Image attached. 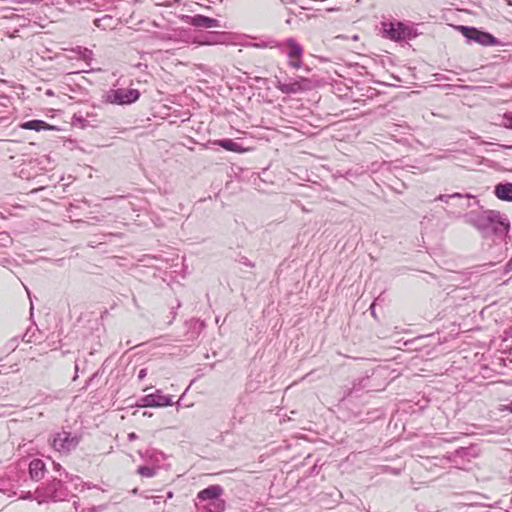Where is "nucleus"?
<instances>
[{"instance_id": "obj_1", "label": "nucleus", "mask_w": 512, "mask_h": 512, "mask_svg": "<svg viewBox=\"0 0 512 512\" xmlns=\"http://www.w3.org/2000/svg\"><path fill=\"white\" fill-rule=\"evenodd\" d=\"M466 222L475 227L483 238L491 239L495 244L505 241L510 229L508 218L495 210L469 213Z\"/></svg>"}, {"instance_id": "obj_2", "label": "nucleus", "mask_w": 512, "mask_h": 512, "mask_svg": "<svg viewBox=\"0 0 512 512\" xmlns=\"http://www.w3.org/2000/svg\"><path fill=\"white\" fill-rule=\"evenodd\" d=\"M68 490L59 479L53 478L42 487H38L35 491V499L39 504L49 501H63L68 497Z\"/></svg>"}, {"instance_id": "obj_3", "label": "nucleus", "mask_w": 512, "mask_h": 512, "mask_svg": "<svg viewBox=\"0 0 512 512\" xmlns=\"http://www.w3.org/2000/svg\"><path fill=\"white\" fill-rule=\"evenodd\" d=\"M456 29L466 38L467 42H475L482 46H501L502 42L491 33L476 27L459 25Z\"/></svg>"}, {"instance_id": "obj_4", "label": "nucleus", "mask_w": 512, "mask_h": 512, "mask_svg": "<svg viewBox=\"0 0 512 512\" xmlns=\"http://www.w3.org/2000/svg\"><path fill=\"white\" fill-rule=\"evenodd\" d=\"M275 48L287 56L290 67L293 69H299L302 67V56L304 50L294 38L291 37L285 41L275 43Z\"/></svg>"}, {"instance_id": "obj_5", "label": "nucleus", "mask_w": 512, "mask_h": 512, "mask_svg": "<svg viewBox=\"0 0 512 512\" xmlns=\"http://www.w3.org/2000/svg\"><path fill=\"white\" fill-rule=\"evenodd\" d=\"M80 440L81 436L62 430L53 435L51 439V446L54 450L62 454H69L77 448Z\"/></svg>"}, {"instance_id": "obj_6", "label": "nucleus", "mask_w": 512, "mask_h": 512, "mask_svg": "<svg viewBox=\"0 0 512 512\" xmlns=\"http://www.w3.org/2000/svg\"><path fill=\"white\" fill-rule=\"evenodd\" d=\"M139 97L140 92L137 89L117 88L106 92L105 101L110 104L129 105L136 102Z\"/></svg>"}, {"instance_id": "obj_7", "label": "nucleus", "mask_w": 512, "mask_h": 512, "mask_svg": "<svg viewBox=\"0 0 512 512\" xmlns=\"http://www.w3.org/2000/svg\"><path fill=\"white\" fill-rule=\"evenodd\" d=\"M173 401L172 397L169 395H164L160 389H157L155 392L147 394L138 399L136 406L137 407H167L172 406Z\"/></svg>"}, {"instance_id": "obj_8", "label": "nucleus", "mask_w": 512, "mask_h": 512, "mask_svg": "<svg viewBox=\"0 0 512 512\" xmlns=\"http://www.w3.org/2000/svg\"><path fill=\"white\" fill-rule=\"evenodd\" d=\"M384 34L393 41H404L413 36L411 28L401 22L384 24Z\"/></svg>"}, {"instance_id": "obj_9", "label": "nucleus", "mask_w": 512, "mask_h": 512, "mask_svg": "<svg viewBox=\"0 0 512 512\" xmlns=\"http://www.w3.org/2000/svg\"><path fill=\"white\" fill-rule=\"evenodd\" d=\"M182 20L186 24H189L196 28L221 27L219 20L201 14H197L194 16L184 15L182 16Z\"/></svg>"}, {"instance_id": "obj_10", "label": "nucleus", "mask_w": 512, "mask_h": 512, "mask_svg": "<svg viewBox=\"0 0 512 512\" xmlns=\"http://www.w3.org/2000/svg\"><path fill=\"white\" fill-rule=\"evenodd\" d=\"M309 83V80L304 78L289 83H284L280 80H277L276 87L284 94H295L307 89Z\"/></svg>"}, {"instance_id": "obj_11", "label": "nucleus", "mask_w": 512, "mask_h": 512, "mask_svg": "<svg viewBox=\"0 0 512 512\" xmlns=\"http://www.w3.org/2000/svg\"><path fill=\"white\" fill-rule=\"evenodd\" d=\"M222 494L223 488L220 485H210L197 494V499L199 504H202L207 501H217V499H221Z\"/></svg>"}, {"instance_id": "obj_12", "label": "nucleus", "mask_w": 512, "mask_h": 512, "mask_svg": "<svg viewBox=\"0 0 512 512\" xmlns=\"http://www.w3.org/2000/svg\"><path fill=\"white\" fill-rule=\"evenodd\" d=\"M46 472V466L43 460L35 458L29 463V474L32 480H41Z\"/></svg>"}, {"instance_id": "obj_13", "label": "nucleus", "mask_w": 512, "mask_h": 512, "mask_svg": "<svg viewBox=\"0 0 512 512\" xmlns=\"http://www.w3.org/2000/svg\"><path fill=\"white\" fill-rule=\"evenodd\" d=\"M198 510L204 512H223L225 510V501L223 499H217L214 501L203 502L197 504Z\"/></svg>"}, {"instance_id": "obj_14", "label": "nucleus", "mask_w": 512, "mask_h": 512, "mask_svg": "<svg viewBox=\"0 0 512 512\" xmlns=\"http://www.w3.org/2000/svg\"><path fill=\"white\" fill-rule=\"evenodd\" d=\"M20 126H21V128L26 129V130H34V131H38V132L42 131V130H54L55 129L54 126H51L50 124L46 123L45 121L38 120V119L26 121V122L22 123Z\"/></svg>"}, {"instance_id": "obj_15", "label": "nucleus", "mask_w": 512, "mask_h": 512, "mask_svg": "<svg viewBox=\"0 0 512 512\" xmlns=\"http://www.w3.org/2000/svg\"><path fill=\"white\" fill-rule=\"evenodd\" d=\"M494 193L500 200L512 201V183L497 184Z\"/></svg>"}, {"instance_id": "obj_16", "label": "nucleus", "mask_w": 512, "mask_h": 512, "mask_svg": "<svg viewBox=\"0 0 512 512\" xmlns=\"http://www.w3.org/2000/svg\"><path fill=\"white\" fill-rule=\"evenodd\" d=\"M213 144L222 147L223 149L236 153H243L245 149L232 139H220L213 142Z\"/></svg>"}, {"instance_id": "obj_17", "label": "nucleus", "mask_w": 512, "mask_h": 512, "mask_svg": "<svg viewBox=\"0 0 512 512\" xmlns=\"http://www.w3.org/2000/svg\"><path fill=\"white\" fill-rule=\"evenodd\" d=\"M94 24L96 27L103 30L113 29L117 24V20L111 15L105 14L100 18H96Z\"/></svg>"}, {"instance_id": "obj_18", "label": "nucleus", "mask_w": 512, "mask_h": 512, "mask_svg": "<svg viewBox=\"0 0 512 512\" xmlns=\"http://www.w3.org/2000/svg\"><path fill=\"white\" fill-rule=\"evenodd\" d=\"M185 324L189 326L190 329L194 330L191 337H189L188 339H195L199 335L202 328L204 327V322L198 319H191L187 321Z\"/></svg>"}, {"instance_id": "obj_19", "label": "nucleus", "mask_w": 512, "mask_h": 512, "mask_svg": "<svg viewBox=\"0 0 512 512\" xmlns=\"http://www.w3.org/2000/svg\"><path fill=\"white\" fill-rule=\"evenodd\" d=\"M75 52H77L82 60H84L88 65L91 63L93 59V52L92 50L84 47L78 46L75 49Z\"/></svg>"}, {"instance_id": "obj_20", "label": "nucleus", "mask_w": 512, "mask_h": 512, "mask_svg": "<svg viewBox=\"0 0 512 512\" xmlns=\"http://www.w3.org/2000/svg\"><path fill=\"white\" fill-rule=\"evenodd\" d=\"M473 196L471 194H461V193H453V194H441L435 200L442 201L448 203L450 199L453 198H466L470 199Z\"/></svg>"}, {"instance_id": "obj_21", "label": "nucleus", "mask_w": 512, "mask_h": 512, "mask_svg": "<svg viewBox=\"0 0 512 512\" xmlns=\"http://www.w3.org/2000/svg\"><path fill=\"white\" fill-rule=\"evenodd\" d=\"M137 473L142 477L151 478L156 475V469L150 466H140L137 469Z\"/></svg>"}, {"instance_id": "obj_22", "label": "nucleus", "mask_w": 512, "mask_h": 512, "mask_svg": "<svg viewBox=\"0 0 512 512\" xmlns=\"http://www.w3.org/2000/svg\"><path fill=\"white\" fill-rule=\"evenodd\" d=\"M275 43H277V41H261L254 43L253 46L257 48H275Z\"/></svg>"}, {"instance_id": "obj_23", "label": "nucleus", "mask_w": 512, "mask_h": 512, "mask_svg": "<svg viewBox=\"0 0 512 512\" xmlns=\"http://www.w3.org/2000/svg\"><path fill=\"white\" fill-rule=\"evenodd\" d=\"M503 126L512 130V112L505 113L503 116Z\"/></svg>"}, {"instance_id": "obj_24", "label": "nucleus", "mask_w": 512, "mask_h": 512, "mask_svg": "<svg viewBox=\"0 0 512 512\" xmlns=\"http://www.w3.org/2000/svg\"><path fill=\"white\" fill-rule=\"evenodd\" d=\"M507 432V429L504 427V426H499L493 430H489L487 431L486 433H495V434H498V435H505Z\"/></svg>"}, {"instance_id": "obj_25", "label": "nucleus", "mask_w": 512, "mask_h": 512, "mask_svg": "<svg viewBox=\"0 0 512 512\" xmlns=\"http://www.w3.org/2000/svg\"><path fill=\"white\" fill-rule=\"evenodd\" d=\"M499 411L512 413V400L508 404L501 405Z\"/></svg>"}, {"instance_id": "obj_26", "label": "nucleus", "mask_w": 512, "mask_h": 512, "mask_svg": "<svg viewBox=\"0 0 512 512\" xmlns=\"http://www.w3.org/2000/svg\"><path fill=\"white\" fill-rule=\"evenodd\" d=\"M239 261L245 266L254 267V264L247 257H241Z\"/></svg>"}, {"instance_id": "obj_27", "label": "nucleus", "mask_w": 512, "mask_h": 512, "mask_svg": "<svg viewBox=\"0 0 512 512\" xmlns=\"http://www.w3.org/2000/svg\"><path fill=\"white\" fill-rule=\"evenodd\" d=\"M147 375V369L146 368H142L139 370L138 372V379L139 380H143Z\"/></svg>"}, {"instance_id": "obj_28", "label": "nucleus", "mask_w": 512, "mask_h": 512, "mask_svg": "<svg viewBox=\"0 0 512 512\" xmlns=\"http://www.w3.org/2000/svg\"><path fill=\"white\" fill-rule=\"evenodd\" d=\"M127 437H128L129 441H134L138 438V436L135 432H130Z\"/></svg>"}, {"instance_id": "obj_29", "label": "nucleus", "mask_w": 512, "mask_h": 512, "mask_svg": "<svg viewBox=\"0 0 512 512\" xmlns=\"http://www.w3.org/2000/svg\"><path fill=\"white\" fill-rule=\"evenodd\" d=\"M153 499H154L155 504H159V503H161V501L165 502V500H163L162 496H155V497H153Z\"/></svg>"}, {"instance_id": "obj_30", "label": "nucleus", "mask_w": 512, "mask_h": 512, "mask_svg": "<svg viewBox=\"0 0 512 512\" xmlns=\"http://www.w3.org/2000/svg\"><path fill=\"white\" fill-rule=\"evenodd\" d=\"M95 376H96V374H94L92 377H90V378L86 381V383H85V387H84V388H87V387L91 384V382H92V380L94 379V377H95Z\"/></svg>"}, {"instance_id": "obj_31", "label": "nucleus", "mask_w": 512, "mask_h": 512, "mask_svg": "<svg viewBox=\"0 0 512 512\" xmlns=\"http://www.w3.org/2000/svg\"><path fill=\"white\" fill-rule=\"evenodd\" d=\"M78 371H79V366H78V364L76 363V364H75V376H74L73 380H76V379H77V377H78Z\"/></svg>"}, {"instance_id": "obj_32", "label": "nucleus", "mask_w": 512, "mask_h": 512, "mask_svg": "<svg viewBox=\"0 0 512 512\" xmlns=\"http://www.w3.org/2000/svg\"><path fill=\"white\" fill-rule=\"evenodd\" d=\"M370 310H371V314H372L373 316H375V304H374V303H372V304H371V306H370Z\"/></svg>"}, {"instance_id": "obj_33", "label": "nucleus", "mask_w": 512, "mask_h": 512, "mask_svg": "<svg viewBox=\"0 0 512 512\" xmlns=\"http://www.w3.org/2000/svg\"><path fill=\"white\" fill-rule=\"evenodd\" d=\"M499 147L501 148H504V149H511L512 150V145H498Z\"/></svg>"}, {"instance_id": "obj_34", "label": "nucleus", "mask_w": 512, "mask_h": 512, "mask_svg": "<svg viewBox=\"0 0 512 512\" xmlns=\"http://www.w3.org/2000/svg\"><path fill=\"white\" fill-rule=\"evenodd\" d=\"M162 39L172 40L173 38L171 35H167V36H163Z\"/></svg>"}, {"instance_id": "obj_35", "label": "nucleus", "mask_w": 512, "mask_h": 512, "mask_svg": "<svg viewBox=\"0 0 512 512\" xmlns=\"http://www.w3.org/2000/svg\"><path fill=\"white\" fill-rule=\"evenodd\" d=\"M172 497H173V493H172L171 491H169V492L167 493V498H172Z\"/></svg>"}, {"instance_id": "obj_36", "label": "nucleus", "mask_w": 512, "mask_h": 512, "mask_svg": "<svg viewBox=\"0 0 512 512\" xmlns=\"http://www.w3.org/2000/svg\"><path fill=\"white\" fill-rule=\"evenodd\" d=\"M464 451H465V449H464V448H461V449L457 450L456 452H457V454H461V453H462V452H464Z\"/></svg>"}, {"instance_id": "obj_37", "label": "nucleus", "mask_w": 512, "mask_h": 512, "mask_svg": "<svg viewBox=\"0 0 512 512\" xmlns=\"http://www.w3.org/2000/svg\"><path fill=\"white\" fill-rule=\"evenodd\" d=\"M357 39H358V36H357V35H355V36L353 37V40H357Z\"/></svg>"}]
</instances>
